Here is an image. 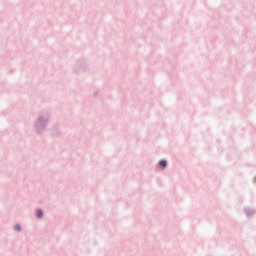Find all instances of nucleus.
<instances>
[{"label":"nucleus","instance_id":"1","mask_svg":"<svg viewBox=\"0 0 256 256\" xmlns=\"http://www.w3.org/2000/svg\"><path fill=\"white\" fill-rule=\"evenodd\" d=\"M158 165H160V167H162L163 169H165V167H167V161L165 160H161Z\"/></svg>","mask_w":256,"mask_h":256},{"label":"nucleus","instance_id":"2","mask_svg":"<svg viewBox=\"0 0 256 256\" xmlns=\"http://www.w3.org/2000/svg\"><path fill=\"white\" fill-rule=\"evenodd\" d=\"M36 215H37L38 219H41L43 217V211L38 210Z\"/></svg>","mask_w":256,"mask_h":256},{"label":"nucleus","instance_id":"3","mask_svg":"<svg viewBox=\"0 0 256 256\" xmlns=\"http://www.w3.org/2000/svg\"><path fill=\"white\" fill-rule=\"evenodd\" d=\"M14 229H15L16 231H21V226L16 225Z\"/></svg>","mask_w":256,"mask_h":256}]
</instances>
